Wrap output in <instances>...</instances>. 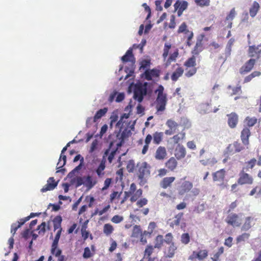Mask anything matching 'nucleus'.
<instances>
[{"instance_id":"nucleus-1","label":"nucleus","mask_w":261,"mask_h":261,"mask_svg":"<svg viewBox=\"0 0 261 261\" xmlns=\"http://www.w3.org/2000/svg\"><path fill=\"white\" fill-rule=\"evenodd\" d=\"M147 82H145L143 85H140L136 87L134 91L133 98L138 100L139 102L143 101L144 96L147 93Z\"/></svg>"},{"instance_id":"nucleus-2","label":"nucleus","mask_w":261,"mask_h":261,"mask_svg":"<svg viewBox=\"0 0 261 261\" xmlns=\"http://www.w3.org/2000/svg\"><path fill=\"white\" fill-rule=\"evenodd\" d=\"M149 168V166L146 162H143L140 165L138 174L140 184L144 185L146 182V178L150 174Z\"/></svg>"},{"instance_id":"nucleus-3","label":"nucleus","mask_w":261,"mask_h":261,"mask_svg":"<svg viewBox=\"0 0 261 261\" xmlns=\"http://www.w3.org/2000/svg\"><path fill=\"white\" fill-rule=\"evenodd\" d=\"M240 177L238 180V183L240 185H251L253 182L252 177L243 171L239 174Z\"/></svg>"},{"instance_id":"nucleus-4","label":"nucleus","mask_w":261,"mask_h":261,"mask_svg":"<svg viewBox=\"0 0 261 261\" xmlns=\"http://www.w3.org/2000/svg\"><path fill=\"white\" fill-rule=\"evenodd\" d=\"M156 102V108L158 111H164L167 103L166 95L157 96Z\"/></svg>"},{"instance_id":"nucleus-5","label":"nucleus","mask_w":261,"mask_h":261,"mask_svg":"<svg viewBox=\"0 0 261 261\" xmlns=\"http://www.w3.org/2000/svg\"><path fill=\"white\" fill-rule=\"evenodd\" d=\"M255 63V59H251L246 64L243 65L240 69L241 74H245L249 72L253 68Z\"/></svg>"},{"instance_id":"nucleus-6","label":"nucleus","mask_w":261,"mask_h":261,"mask_svg":"<svg viewBox=\"0 0 261 261\" xmlns=\"http://www.w3.org/2000/svg\"><path fill=\"white\" fill-rule=\"evenodd\" d=\"M226 222L232 226H239L241 223L238 221V215L233 213L229 214L226 219Z\"/></svg>"},{"instance_id":"nucleus-7","label":"nucleus","mask_w":261,"mask_h":261,"mask_svg":"<svg viewBox=\"0 0 261 261\" xmlns=\"http://www.w3.org/2000/svg\"><path fill=\"white\" fill-rule=\"evenodd\" d=\"M186 154V148L182 145H178L175 150V156L178 160L184 158Z\"/></svg>"},{"instance_id":"nucleus-8","label":"nucleus","mask_w":261,"mask_h":261,"mask_svg":"<svg viewBox=\"0 0 261 261\" xmlns=\"http://www.w3.org/2000/svg\"><path fill=\"white\" fill-rule=\"evenodd\" d=\"M236 14L235 9L233 8L230 10L229 14L226 16L225 23L227 28L230 29L232 27L231 21L234 18Z\"/></svg>"},{"instance_id":"nucleus-9","label":"nucleus","mask_w":261,"mask_h":261,"mask_svg":"<svg viewBox=\"0 0 261 261\" xmlns=\"http://www.w3.org/2000/svg\"><path fill=\"white\" fill-rule=\"evenodd\" d=\"M250 136V129L247 127H245L241 132V140L244 145L249 144V137Z\"/></svg>"},{"instance_id":"nucleus-10","label":"nucleus","mask_w":261,"mask_h":261,"mask_svg":"<svg viewBox=\"0 0 261 261\" xmlns=\"http://www.w3.org/2000/svg\"><path fill=\"white\" fill-rule=\"evenodd\" d=\"M50 181H54V177L49 178L47 180V184L41 189V191L42 192H45L49 190H52L57 186V182L50 183Z\"/></svg>"},{"instance_id":"nucleus-11","label":"nucleus","mask_w":261,"mask_h":261,"mask_svg":"<svg viewBox=\"0 0 261 261\" xmlns=\"http://www.w3.org/2000/svg\"><path fill=\"white\" fill-rule=\"evenodd\" d=\"M166 155V150L164 147L160 146L158 148L155 154V158L156 160H163Z\"/></svg>"},{"instance_id":"nucleus-12","label":"nucleus","mask_w":261,"mask_h":261,"mask_svg":"<svg viewBox=\"0 0 261 261\" xmlns=\"http://www.w3.org/2000/svg\"><path fill=\"white\" fill-rule=\"evenodd\" d=\"M228 117V124L231 128H234L236 126L238 121V117L236 113H231L227 115Z\"/></svg>"},{"instance_id":"nucleus-13","label":"nucleus","mask_w":261,"mask_h":261,"mask_svg":"<svg viewBox=\"0 0 261 261\" xmlns=\"http://www.w3.org/2000/svg\"><path fill=\"white\" fill-rule=\"evenodd\" d=\"M61 231H62V228H60V229H59L57 231V232L56 234V236L55 237V239L54 240V241L52 243L51 248V253L52 254H54L55 251L57 249L59 241V239H60V238L61 236Z\"/></svg>"},{"instance_id":"nucleus-14","label":"nucleus","mask_w":261,"mask_h":261,"mask_svg":"<svg viewBox=\"0 0 261 261\" xmlns=\"http://www.w3.org/2000/svg\"><path fill=\"white\" fill-rule=\"evenodd\" d=\"M199 111L201 114H207L212 112L210 103H203L199 106Z\"/></svg>"},{"instance_id":"nucleus-15","label":"nucleus","mask_w":261,"mask_h":261,"mask_svg":"<svg viewBox=\"0 0 261 261\" xmlns=\"http://www.w3.org/2000/svg\"><path fill=\"white\" fill-rule=\"evenodd\" d=\"M145 79L148 81L152 80V77L159 76V71L155 69L146 70L144 72Z\"/></svg>"},{"instance_id":"nucleus-16","label":"nucleus","mask_w":261,"mask_h":261,"mask_svg":"<svg viewBox=\"0 0 261 261\" xmlns=\"http://www.w3.org/2000/svg\"><path fill=\"white\" fill-rule=\"evenodd\" d=\"M84 185H85L88 190L92 189L96 184V181H93L92 177L90 175L84 176Z\"/></svg>"},{"instance_id":"nucleus-17","label":"nucleus","mask_w":261,"mask_h":261,"mask_svg":"<svg viewBox=\"0 0 261 261\" xmlns=\"http://www.w3.org/2000/svg\"><path fill=\"white\" fill-rule=\"evenodd\" d=\"M213 175V180L214 181H222L224 178L225 171L224 169H221L220 170L214 173Z\"/></svg>"},{"instance_id":"nucleus-18","label":"nucleus","mask_w":261,"mask_h":261,"mask_svg":"<svg viewBox=\"0 0 261 261\" xmlns=\"http://www.w3.org/2000/svg\"><path fill=\"white\" fill-rule=\"evenodd\" d=\"M177 165V162L176 159L173 157L171 158L166 163V167L171 171L175 169Z\"/></svg>"},{"instance_id":"nucleus-19","label":"nucleus","mask_w":261,"mask_h":261,"mask_svg":"<svg viewBox=\"0 0 261 261\" xmlns=\"http://www.w3.org/2000/svg\"><path fill=\"white\" fill-rule=\"evenodd\" d=\"M193 187V184L192 182L189 181H184L181 185V190L180 191L181 194L188 192L191 190Z\"/></svg>"},{"instance_id":"nucleus-20","label":"nucleus","mask_w":261,"mask_h":261,"mask_svg":"<svg viewBox=\"0 0 261 261\" xmlns=\"http://www.w3.org/2000/svg\"><path fill=\"white\" fill-rule=\"evenodd\" d=\"M183 72V69L181 67H178L171 75L172 80L173 81H176L178 77L182 75Z\"/></svg>"},{"instance_id":"nucleus-21","label":"nucleus","mask_w":261,"mask_h":261,"mask_svg":"<svg viewBox=\"0 0 261 261\" xmlns=\"http://www.w3.org/2000/svg\"><path fill=\"white\" fill-rule=\"evenodd\" d=\"M108 111L107 108H104L103 109H101L99 110L96 113L95 116L93 118L94 122H96L97 119L101 118L102 116H103Z\"/></svg>"},{"instance_id":"nucleus-22","label":"nucleus","mask_w":261,"mask_h":261,"mask_svg":"<svg viewBox=\"0 0 261 261\" xmlns=\"http://www.w3.org/2000/svg\"><path fill=\"white\" fill-rule=\"evenodd\" d=\"M175 177H167L163 179L161 183L162 188L166 189L174 180Z\"/></svg>"},{"instance_id":"nucleus-23","label":"nucleus","mask_w":261,"mask_h":261,"mask_svg":"<svg viewBox=\"0 0 261 261\" xmlns=\"http://www.w3.org/2000/svg\"><path fill=\"white\" fill-rule=\"evenodd\" d=\"M259 8V4L257 2H254L249 11L250 15L251 17H253L256 15Z\"/></svg>"},{"instance_id":"nucleus-24","label":"nucleus","mask_w":261,"mask_h":261,"mask_svg":"<svg viewBox=\"0 0 261 261\" xmlns=\"http://www.w3.org/2000/svg\"><path fill=\"white\" fill-rule=\"evenodd\" d=\"M153 143L156 144L160 143L163 138V133L155 132L152 136Z\"/></svg>"},{"instance_id":"nucleus-25","label":"nucleus","mask_w":261,"mask_h":261,"mask_svg":"<svg viewBox=\"0 0 261 261\" xmlns=\"http://www.w3.org/2000/svg\"><path fill=\"white\" fill-rule=\"evenodd\" d=\"M196 64V58L194 56L188 59L184 64V65L187 67H195Z\"/></svg>"},{"instance_id":"nucleus-26","label":"nucleus","mask_w":261,"mask_h":261,"mask_svg":"<svg viewBox=\"0 0 261 261\" xmlns=\"http://www.w3.org/2000/svg\"><path fill=\"white\" fill-rule=\"evenodd\" d=\"M133 57L132 49L129 48L125 53V54L121 57V60L123 62L132 61L129 58Z\"/></svg>"},{"instance_id":"nucleus-27","label":"nucleus","mask_w":261,"mask_h":261,"mask_svg":"<svg viewBox=\"0 0 261 261\" xmlns=\"http://www.w3.org/2000/svg\"><path fill=\"white\" fill-rule=\"evenodd\" d=\"M257 122V119L255 117H247L245 119V122L247 125L251 127L254 125Z\"/></svg>"},{"instance_id":"nucleus-28","label":"nucleus","mask_w":261,"mask_h":261,"mask_svg":"<svg viewBox=\"0 0 261 261\" xmlns=\"http://www.w3.org/2000/svg\"><path fill=\"white\" fill-rule=\"evenodd\" d=\"M197 258L202 260L205 258L208 255V252L206 250H200L199 251L197 252Z\"/></svg>"},{"instance_id":"nucleus-29","label":"nucleus","mask_w":261,"mask_h":261,"mask_svg":"<svg viewBox=\"0 0 261 261\" xmlns=\"http://www.w3.org/2000/svg\"><path fill=\"white\" fill-rule=\"evenodd\" d=\"M164 242L163 237L161 235H159L156 237V240H155V243L154 246V248H160L163 244V243Z\"/></svg>"},{"instance_id":"nucleus-30","label":"nucleus","mask_w":261,"mask_h":261,"mask_svg":"<svg viewBox=\"0 0 261 261\" xmlns=\"http://www.w3.org/2000/svg\"><path fill=\"white\" fill-rule=\"evenodd\" d=\"M252 219V218L250 217H248L246 218L245 222L242 227V230L247 231L251 228V225L250 224V220Z\"/></svg>"},{"instance_id":"nucleus-31","label":"nucleus","mask_w":261,"mask_h":261,"mask_svg":"<svg viewBox=\"0 0 261 261\" xmlns=\"http://www.w3.org/2000/svg\"><path fill=\"white\" fill-rule=\"evenodd\" d=\"M114 230L113 226L110 224H106L103 226V232L109 236L112 233Z\"/></svg>"},{"instance_id":"nucleus-32","label":"nucleus","mask_w":261,"mask_h":261,"mask_svg":"<svg viewBox=\"0 0 261 261\" xmlns=\"http://www.w3.org/2000/svg\"><path fill=\"white\" fill-rule=\"evenodd\" d=\"M201 51L202 44H200V41H196V45L194 50L192 51V54L194 55H198Z\"/></svg>"},{"instance_id":"nucleus-33","label":"nucleus","mask_w":261,"mask_h":261,"mask_svg":"<svg viewBox=\"0 0 261 261\" xmlns=\"http://www.w3.org/2000/svg\"><path fill=\"white\" fill-rule=\"evenodd\" d=\"M183 215L182 213H179L176 215L175 217V220H174L170 224L171 226L173 225H178L179 224L180 220Z\"/></svg>"},{"instance_id":"nucleus-34","label":"nucleus","mask_w":261,"mask_h":261,"mask_svg":"<svg viewBox=\"0 0 261 261\" xmlns=\"http://www.w3.org/2000/svg\"><path fill=\"white\" fill-rule=\"evenodd\" d=\"M176 247L173 243H171L168 249V257H172L175 253V251L176 250Z\"/></svg>"},{"instance_id":"nucleus-35","label":"nucleus","mask_w":261,"mask_h":261,"mask_svg":"<svg viewBox=\"0 0 261 261\" xmlns=\"http://www.w3.org/2000/svg\"><path fill=\"white\" fill-rule=\"evenodd\" d=\"M67 148L66 146H65L64 147H63V148L62 149V150L61 151V153L60 155V159H62L63 160V164L61 165V166H60V167H63L66 164V156L65 155H64V153L67 150Z\"/></svg>"},{"instance_id":"nucleus-36","label":"nucleus","mask_w":261,"mask_h":261,"mask_svg":"<svg viewBox=\"0 0 261 261\" xmlns=\"http://www.w3.org/2000/svg\"><path fill=\"white\" fill-rule=\"evenodd\" d=\"M224 248L223 247H220L219 250L214 255V256L212 257L213 261H217L219 256L223 253Z\"/></svg>"},{"instance_id":"nucleus-37","label":"nucleus","mask_w":261,"mask_h":261,"mask_svg":"<svg viewBox=\"0 0 261 261\" xmlns=\"http://www.w3.org/2000/svg\"><path fill=\"white\" fill-rule=\"evenodd\" d=\"M166 124L171 129H173L174 130H175L177 126V123L171 119L168 120L166 122Z\"/></svg>"},{"instance_id":"nucleus-38","label":"nucleus","mask_w":261,"mask_h":261,"mask_svg":"<svg viewBox=\"0 0 261 261\" xmlns=\"http://www.w3.org/2000/svg\"><path fill=\"white\" fill-rule=\"evenodd\" d=\"M249 236H250V234L249 233H244L242 235L239 236L237 238V241L238 242L245 241L246 240L248 239Z\"/></svg>"},{"instance_id":"nucleus-39","label":"nucleus","mask_w":261,"mask_h":261,"mask_svg":"<svg viewBox=\"0 0 261 261\" xmlns=\"http://www.w3.org/2000/svg\"><path fill=\"white\" fill-rule=\"evenodd\" d=\"M142 194V191L141 189L138 190L134 195L132 196L130 198V201L132 202L136 201L137 199L141 196Z\"/></svg>"},{"instance_id":"nucleus-40","label":"nucleus","mask_w":261,"mask_h":261,"mask_svg":"<svg viewBox=\"0 0 261 261\" xmlns=\"http://www.w3.org/2000/svg\"><path fill=\"white\" fill-rule=\"evenodd\" d=\"M195 2L200 7L208 6L210 5V0H195Z\"/></svg>"},{"instance_id":"nucleus-41","label":"nucleus","mask_w":261,"mask_h":261,"mask_svg":"<svg viewBox=\"0 0 261 261\" xmlns=\"http://www.w3.org/2000/svg\"><path fill=\"white\" fill-rule=\"evenodd\" d=\"M62 250L60 249H57L55 251V255L56 257H58V261H65V256L61 255Z\"/></svg>"},{"instance_id":"nucleus-42","label":"nucleus","mask_w":261,"mask_h":261,"mask_svg":"<svg viewBox=\"0 0 261 261\" xmlns=\"http://www.w3.org/2000/svg\"><path fill=\"white\" fill-rule=\"evenodd\" d=\"M181 241L185 244H187L190 241V236L188 233H184L181 237Z\"/></svg>"},{"instance_id":"nucleus-43","label":"nucleus","mask_w":261,"mask_h":261,"mask_svg":"<svg viewBox=\"0 0 261 261\" xmlns=\"http://www.w3.org/2000/svg\"><path fill=\"white\" fill-rule=\"evenodd\" d=\"M141 233V229L139 226L135 225L134 227L132 236L134 237H138Z\"/></svg>"},{"instance_id":"nucleus-44","label":"nucleus","mask_w":261,"mask_h":261,"mask_svg":"<svg viewBox=\"0 0 261 261\" xmlns=\"http://www.w3.org/2000/svg\"><path fill=\"white\" fill-rule=\"evenodd\" d=\"M131 134V132L130 130H127V129H125L121 133V139L124 140L125 138L128 137Z\"/></svg>"},{"instance_id":"nucleus-45","label":"nucleus","mask_w":261,"mask_h":261,"mask_svg":"<svg viewBox=\"0 0 261 261\" xmlns=\"http://www.w3.org/2000/svg\"><path fill=\"white\" fill-rule=\"evenodd\" d=\"M123 220V218L122 216H120L119 215H115L111 219V221L115 223H119L122 221Z\"/></svg>"},{"instance_id":"nucleus-46","label":"nucleus","mask_w":261,"mask_h":261,"mask_svg":"<svg viewBox=\"0 0 261 261\" xmlns=\"http://www.w3.org/2000/svg\"><path fill=\"white\" fill-rule=\"evenodd\" d=\"M83 256L85 259L89 258L91 256V253L89 247H86L84 249Z\"/></svg>"},{"instance_id":"nucleus-47","label":"nucleus","mask_w":261,"mask_h":261,"mask_svg":"<svg viewBox=\"0 0 261 261\" xmlns=\"http://www.w3.org/2000/svg\"><path fill=\"white\" fill-rule=\"evenodd\" d=\"M185 134H180V136L178 135H175L173 137L172 139L175 143H177L180 140L183 139L185 138Z\"/></svg>"},{"instance_id":"nucleus-48","label":"nucleus","mask_w":261,"mask_h":261,"mask_svg":"<svg viewBox=\"0 0 261 261\" xmlns=\"http://www.w3.org/2000/svg\"><path fill=\"white\" fill-rule=\"evenodd\" d=\"M153 248L154 247L152 246H148L145 250V255H147L148 257L150 256L152 253Z\"/></svg>"},{"instance_id":"nucleus-49","label":"nucleus","mask_w":261,"mask_h":261,"mask_svg":"<svg viewBox=\"0 0 261 261\" xmlns=\"http://www.w3.org/2000/svg\"><path fill=\"white\" fill-rule=\"evenodd\" d=\"M45 222H42L40 225L38 226L37 229L39 230V233L40 234L41 233H42L43 234L44 233L45 231Z\"/></svg>"},{"instance_id":"nucleus-50","label":"nucleus","mask_w":261,"mask_h":261,"mask_svg":"<svg viewBox=\"0 0 261 261\" xmlns=\"http://www.w3.org/2000/svg\"><path fill=\"white\" fill-rule=\"evenodd\" d=\"M105 164L101 163L99 166L98 167L97 169H96V173L98 176H100L101 175V172L105 169Z\"/></svg>"},{"instance_id":"nucleus-51","label":"nucleus","mask_w":261,"mask_h":261,"mask_svg":"<svg viewBox=\"0 0 261 261\" xmlns=\"http://www.w3.org/2000/svg\"><path fill=\"white\" fill-rule=\"evenodd\" d=\"M22 225V223H20L17 226H16L15 223H13L11 225V232L13 233L14 235L15 233L16 232L17 229L21 227V226Z\"/></svg>"},{"instance_id":"nucleus-52","label":"nucleus","mask_w":261,"mask_h":261,"mask_svg":"<svg viewBox=\"0 0 261 261\" xmlns=\"http://www.w3.org/2000/svg\"><path fill=\"white\" fill-rule=\"evenodd\" d=\"M150 64V61L144 60H143L141 63V66L140 68H143L145 69L147 68V67L149 66Z\"/></svg>"},{"instance_id":"nucleus-53","label":"nucleus","mask_w":261,"mask_h":261,"mask_svg":"<svg viewBox=\"0 0 261 261\" xmlns=\"http://www.w3.org/2000/svg\"><path fill=\"white\" fill-rule=\"evenodd\" d=\"M76 187L77 188L80 186H81L82 185H84V176L81 177V176H77L76 177Z\"/></svg>"},{"instance_id":"nucleus-54","label":"nucleus","mask_w":261,"mask_h":261,"mask_svg":"<svg viewBox=\"0 0 261 261\" xmlns=\"http://www.w3.org/2000/svg\"><path fill=\"white\" fill-rule=\"evenodd\" d=\"M197 69L196 68H193L189 70L185 74L187 77H191L196 73Z\"/></svg>"},{"instance_id":"nucleus-55","label":"nucleus","mask_w":261,"mask_h":261,"mask_svg":"<svg viewBox=\"0 0 261 261\" xmlns=\"http://www.w3.org/2000/svg\"><path fill=\"white\" fill-rule=\"evenodd\" d=\"M256 160L254 158L252 159L250 161L248 162V168L252 169L256 163Z\"/></svg>"},{"instance_id":"nucleus-56","label":"nucleus","mask_w":261,"mask_h":261,"mask_svg":"<svg viewBox=\"0 0 261 261\" xmlns=\"http://www.w3.org/2000/svg\"><path fill=\"white\" fill-rule=\"evenodd\" d=\"M147 203V200L146 198L141 199L137 201V204L140 207H142L144 205H146Z\"/></svg>"},{"instance_id":"nucleus-57","label":"nucleus","mask_w":261,"mask_h":261,"mask_svg":"<svg viewBox=\"0 0 261 261\" xmlns=\"http://www.w3.org/2000/svg\"><path fill=\"white\" fill-rule=\"evenodd\" d=\"M232 92L231 94L232 95L239 94L241 93V87L240 86L237 87L236 88H233L232 89Z\"/></svg>"},{"instance_id":"nucleus-58","label":"nucleus","mask_w":261,"mask_h":261,"mask_svg":"<svg viewBox=\"0 0 261 261\" xmlns=\"http://www.w3.org/2000/svg\"><path fill=\"white\" fill-rule=\"evenodd\" d=\"M125 95L124 93H118L116 98V101L120 102L122 101L124 98Z\"/></svg>"},{"instance_id":"nucleus-59","label":"nucleus","mask_w":261,"mask_h":261,"mask_svg":"<svg viewBox=\"0 0 261 261\" xmlns=\"http://www.w3.org/2000/svg\"><path fill=\"white\" fill-rule=\"evenodd\" d=\"M260 47H261V45H258L257 47L250 46L249 51L250 53H253L254 51L255 53H259L260 51V49H259Z\"/></svg>"},{"instance_id":"nucleus-60","label":"nucleus","mask_w":261,"mask_h":261,"mask_svg":"<svg viewBox=\"0 0 261 261\" xmlns=\"http://www.w3.org/2000/svg\"><path fill=\"white\" fill-rule=\"evenodd\" d=\"M164 87L162 85H160L158 87V88L155 90V93H158V96H161V95H166V94L163 93L164 91Z\"/></svg>"},{"instance_id":"nucleus-61","label":"nucleus","mask_w":261,"mask_h":261,"mask_svg":"<svg viewBox=\"0 0 261 261\" xmlns=\"http://www.w3.org/2000/svg\"><path fill=\"white\" fill-rule=\"evenodd\" d=\"M118 92L116 90H114L113 92L110 94L109 97V101L110 102H112L116 97V96L117 95Z\"/></svg>"},{"instance_id":"nucleus-62","label":"nucleus","mask_w":261,"mask_h":261,"mask_svg":"<svg viewBox=\"0 0 261 261\" xmlns=\"http://www.w3.org/2000/svg\"><path fill=\"white\" fill-rule=\"evenodd\" d=\"M111 182H112L111 178H107L105 181V183H104L105 186L102 188V190L107 189L109 188V187L110 186Z\"/></svg>"},{"instance_id":"nucleus-63","label":"nucleus","mask_w":261,"mask_h":261,"mask_svg":"<svg viewBox=\"0 0 261 261\" xmlns=\"http://www.w3.org/2000/svg\"><path fill=\"white\" fill-rule=\"evenodd\" d=\"M233 146L235 148V151L236 152H239L243 149V147L241 146L240 143L237 142H235L233 143Z\"/></svg>"},{"instance_id":"nucleus-64","label":"nucleus","mask_w":261,"mask_h":261,"mask_svg":"<svg viewBox=\"0 0 261 261\" xmlns=\"http://www.w3.org/2000/svg\"><path fill=\"white\" fill-rule=\"evenodd\" d=\"M172 236L171 233H168L165 236V238L164 241L166 242L168 244H170L172 241Z\"/></svg>"}]
</instances>
